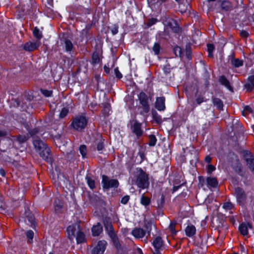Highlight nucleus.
<instances>
[{"label":"nucleus","mask_w":254,"mask_h":254,"mask_svg":"<svg viewBox=\"0 0 254 254\" xmlns=\"http://www.w3.org/2000/svg\"><path fill=\"white\" fill-rule=\"evenodd\" d=\"M174 53L176 57L182 58L183 55V51L182 48L179 46H176L174 48Z\"/></svg>","instance_id":"7c9ffc66"},{"label":"nucleus","mask_w":254,"mask_h":254,"mask_svg":"<svg viewBox=\"0 0 254 254\" xmlns=\"http://www.w3.org/2000/svg\"><path fill=\"white\" fill-rule=\"evenodd\" d=\"M42 93L46 97H50L52 95V91L51 90L41 89Z\"/></svg>","instance_id":"de8ad7c7"},{"label":"nucleus","mask_w":254,"mask_h":254,"mask_svg":"<svg viewBox=\"0 0 254 254\" xmlns=\"http://www.w3.org/2000/svg\"><path fill=\"white\" fill-rule=\"evenodd\" d=\"M233 207V204L230 201L225 202L223 205V208L227 210H231Z\"/></svg>","instance_id":"ea45409f"},{"label":"nucleus","mask_w":254,"mask_h":254,"mask_svg":"<svg viewBox=\"0 0 254 254\" xmlns=\"http://www.w3.org/2000/svg\"><path fill=\"white\" fill-rule=\"evenodd\" d=\"M111 111V106L110 104L106 103L104 104V109L103 110V113L106 116H108L110 114V112Z\"/></svg>","instance_id":"473e14b6"},{"label":"nucleus","mask_w":254,"mask_h":254,"mask_svg":"<svg viewBox=\"0 0 254 254\" xmlns=\"http://www.w3.org/2000/svg\"><path fill=\"white\" fill-rule=\"evenodd\" d=\"M176 225V223L175 222H171L169 225V229L172 235H176L177 233V231L175 230Z\"/></svg>","instance_id":"e433bc0d"},{"label":"nucleus","mask_w":254,"mask_h":254,"mask_svg":"<svg viewBox=\"0 0 254 254\" xmlns=\"http://www.w3.org/2000/svg\"><path fill=\"white\" fill-rule=\"evenodd\" d=\"M107 245V242L105 240L98 241L97 245L93 248H91L89 251V254H103Z\"/></svg>","instance_id":"39448f33"},{"label":"nucleus","mask_w":254,"mask_h":254,"mask_svg":"<svg viewBox=\"0 0 254 254\" xmlns=\"http://www.w3.org/2000/svg\"><path fill=\"white\" fill-rule=\"evenodd\" d=\"M140 203L144 206H147L150 204V199L149 197L143 194L140 199Z\"/></svg>","instance_id":"72a5a7b5"},{"label":"nucleus","mask_w":254,"mask_h":254,"mask_svg":"<svg viewBox=\"0 0 254 254\" xmlns=\"http://www.w3.org/2000/svg\"><path fill=\"white\" fill-rule=\"evenodd\" d=\"M153 117L154 120L157 123H160L162 121L161 117L157 114L153 115Z\"/></svg>","instance_id":"bf43d9fd"},{"label":"nucleus","mask_w":254,"mask_h":254,"mask_svg":"<svg viewBox=\"0 0 254 254\" xmlns=\"http://www.w3.org/2000/svg\"><path fill=\"white\" fill-rule=\"evenodd\" d=\"M108 235L112 241L118 238L115 231L108 234Z\"/></svg>","instance_id":"5fc2aeb1"},{"label":"nucleus","mask_w":254,"mask_h":254,"mask_svg":"<svg viewBox=\"0 0 254 254\" xmlns=\"http://www.w3.org/2000/svg\"><path fill=\"white\" fill-rule=\"evenodd\" d=\"M101 59L99 57V54L98 52H94L92 56L91 64L96 65L100 63Z\"/></svg>","instance_id":"4be33fe9"},{"label":"nucleus","mask_w":254,"mask_h":254,"mask_svg":"<svg viewBox=\"0 0 254 254\" xmlns=\"http://www.w3.org/2000/svg\"><path fill=\"white\" fill-rule=\"evenodd\" d=\"M33 34L34 37L37 39V41H39L42 38V32L37 27H35L33 31Z\"/></svg>","instance_id":"c85d7f7f"},{"label":"nucleus","mask_w":254,"mask_h":254,"mask_svg":"<svg viewBox=\"0 0 254 254\" xmlns=\"http://www.w3.org/2000/svg\"><path fill=\"white\" fill-rule=\"evenodd\" d=\"M165 25L171 29L175 33H179L180 29L177 22L172 18H168L165 21Z\"/></svg>","instance_id":"4468645a"},{"label":"nucleus","mask_w":254,"mask_h":254,"mask_svg":"<svg viewBox=\"0 0 254 254\" xmlns=\"http://www.w3.org/2000/svg\"><path fill=\"white\" fill-rule=\"evenodd\" d=\"M157 141V139L154 135H150L149 136V142L148 145L150 146H154L155 145Z\"/></svg>","instance_id":"f704fd0d"},{"label":"nucleus","mask_w":254,"mask_h":254,"mask_svg":"<svg viewBox=\"0 0 254 254\" xmlns=\"http://www.w3.org/2000/svg\"><path fill=\"white\" fill-rule=\"evenodd\" d=\"M113 243L114 246L116 247L117 250H121L122 248L121 245L120 243L118 238L112 241Z\"/></svg>","instance_id":"79ce46f5"},{"label":"nucleus","mask_w":254,"mask_h":254,"mask_svg":"<svg viewBox=\"0 0 254 254\" xmlns=\"http://www.w3.org/2000/svg\"><path fill=\"white\" fill-rule=\"evenodd\" d=\"M208 52H213L214 50V46L212 44H208L207 45Z\"/></svg>","instance_id":"13d9d810"},{"label":"nucleus","mask_w":254,"mask_h":254,"mask_svg":"<svg viewBox=\"0 0 254 254\" xmlns=\"http://www.w3.org/2000/svg\"><path fill=\"white\" fill-rule=\"evenodd\" d=\"M253 226L250 223L243 222L239 226V230L240 233L243 236L248 235V229H252Z\"/></svg>","instance_id":"2eb2a0df"},{"label":"nucleus","mask_w":254,"mask_h":254,"mask_svg":"<svg viewBox=\"0 0 254 254\" xmlns=\"http://www.w3.org/2000/svg\"><path fill=\"white\" fill-rule=\"evenodd\" d=\"M248 80L249 82H252L254 83V75L250 76L248 77Z\"/></svg>","instance_id":"338daca9"},{"label":"nucleus","mask_w":254,"mask_h":254,"mask_svg":"<svg viewBox=\"0 0 254 254\" xmlns=\"http://www.w3.org/2000/svg\"><path fill=\"white\" fill-rule=\"evenodd\" d=\"M96 149L98 151H102L104 148V140L100 138L96 139Z\"/></svg>","instance_id":"c756f323"},{"label":"nucleus","mask_w":254,"mask_h":254,"mask_svg":"<svg viewBox=\"0 0 254 254\" xmlns=\"http://www.w3.org/2000/svg\"><path fill=\"white\" fill-rule=\"evenodd\" d=\"M212 102L214 105L216 106L218 110L220 111L223 110V104L221 99L217 98H213Z\"/></svg>","instance_id":"393cba45"},{"label":"nucleus","mask_w":254,"mask_h":254,"mask_svg":"<svg viewBox=\"0 0 254 254\" xmlns=\"http://www.w3.org/2000/svg\"><path fill=\"white\" fill-rule=\"evenodd\" d=\"M152 223L150 221H146L144 223V228L145 229V231L148 235L150 234L151 231L152 230Z\"/></svg>","instance_id":"2f4dec72"},{"label":"nucleus","mask_w":254,"mask_h":254,"mask_svg":"<svg viewBox=\"0 0 254 254\" xmlns=\"http://www.w3.org/2000/svg\"><path fill=\"white\" fill-rule=\"evenodd\" d=\"M112 33L113 35H115L118 32V27L117 26H114L112 29Z\"/></svg>","instance_id":"680f3d73"},{"label":"nucleus","mask_w":254,"mask_h":254,"mask_svg":"<svg viewBox=\"0 0 254 254\" xmlns=\"http://www.w3.org/2000/svg\"><path fill=\"white\" fill-rule=\"evenodd\" d=\"M68 238L72 242L76 238L77 244H80L85 241V235L81 231V229L79 224H75L69 226L66 230Z\"/></svg>","instance_id":"f03ea898"},{"label":"nucleus","mask_w":254,"mask_h":254,"mask_svg":"<svg viewBox=\"0 0 254 254\" xmlns=\"http://www.w3.org/2000/svg\"><path fill=\"white\" fill-rule=\"evenodd\" d=\"M24 221L27 225H29L33 228H35L36 223L35 218L32 213L29 210H26L25 212Z\"/></svg>","instance_id":"9d476101"},{"label":"nucleus","mask_w":254,"mask_h":254,"mask_svg":"<svg viewBox=\"0 0 254 254\" xmlns=\"http://www.w3.org/2000/svg\"><path fill=\"white\" fill-rule=\"evenodd\" d=\"M211 157L209 156V155H207L205 157V161L208 163H210L211 161Z\"/></svg>","instance_id":"69168bd1"},{"label":"nucleus","mask_w":254,"mask_h":254,"mask_svg":"<svg viewBox=\"0 0 254 254\" xmlns=\"http://www.w3.org/2000/svg\"><path fill=\"white\" fill-rule=\"evenodd\" d=\"M165 98L164 97H157L155 103V108L160 111H164L166 107L165 104Z\"/></svg>","instance_id":"dca6fc26"},{"label":"nucleus","mask_w":254,"mask_h":254,"mask_svg":"<svg viewBox=\"0 0 254 254\" xmlns=\"http://www.w3.org/2000/svg\"><path fill=\"white\" fill-rule=\"evenodd\" d=\"M219 82L220 83L225 86L228 90L233 91V88L230 85L229 80L224 75H222L219 78Z\"/></svg>","instance_id":"aec40b11"},{"label":"nucleus","mask_w":254,"mask_h":254,"mask_svg":"<svg viewBox=\"0 0 254 254\" xmlns=\"http://www.w3.org/2000/svg\"><path fill=\"white\" fill-rule=\"evenodd\" d=\"M26 236L31 241H32L34 237V232L32 230H29L26 232Z\"/></svg>","instance_id":"3c124183"},{"label":"nucleus","mask_w":254,"mask_h":254,"mask_svg":"<svg viewBox=\"0 0 254 254\" xmlns=\"http://www.w3.org/2000/svg\"><path fill=\"white\" fill-rule=\"evenodd\" d=\"M138 99L140 104L142 105L144 112L145 113H148L150 110V107L148 104L147 95L144 92H141L138 95Z\"/></svg>","instance_id":"0eeeda50"},{"label":"nucleus","mask_w":254,"mask_h":254,"mask_svg":"<svg viewBox=\"0 0 254 254\" xmlns=\"http://www.w3.org/2000/svg\"><path fill=\"white\" fill-rule=\"evenodd\" d=\"M91 231L93 236H98L103 231L101 224L100 223H98L96 225L92 227Z\"/></svg>","instance_id":"a211bd4d"},{"label":"nucleus","mask_w":254,"mask_h":254,"mask_svg":"<svg viewBox=\"0 0 254 254\" xmlns=\"http://www.w3.org/2000/svg\"><path fill=\"white\" fill-rule=\"evenodd\" d=\"M79 152L80 154H81L83 158L85 157L86 155V152H87V148L86 145H81L80 146L79 148Z\"/></svg>","instance_id":"c9c22d12"},{"label":"nucleus","mask_w":254,"mask_h":254,"mask_svg":"<svg viewBox=\"0 0 254 254\" xmlns=\"http://www.w3.org/2000/svg\"><path fill=\"white\" fill-rule=\"evenodd\" d=\"M104 224L105 230L107 232V234L115 231L111 222L105 220L104 221Z\"/></svg>","instance_id":"a878e982"},{"label":"nucleus","mask_w":254,"mask_h":254,"mask_svg":"<svg viewBox=\"0 0 254 254\" xmlns=\"http://www.w3.org/2000/svg\"><path fill=\"white\" fill-rule=\"evenodd\" d=\"M157 21V19L156 18H151L149 19L147 23V26L149 27L152 25L155 24Z\"/></svg>","instance_id":"09e8293b"},{"label":"nucleus","mask_w":254,"mask_h":254,"mask_svg":"<svg viewBox=\"0 0 254 254\" xmlns=\"http://www.w3.org/2000/svg\"><path fill=\"white\" fill-rule=\"evenodd\" d=\"M205 182H206V181L205 180V179L203 177H202V176L198 177V186L199 187H201V188L204 187V186L205 184Z\"/></svg>","instance_id":"a18cd8bd"},{"label":"nucleus","mask_w":254,"mask_h":254,"mask_svg":"<svg viewBox=\"0 0 254 254\" xmlns=\"http://www.w3.org/2000/svg\"><path fill=\"white\" fill-rule=\"evenodd\" d=\"M145 234V231L141 228H135L131 232V234L137 239L142 238Z\"/></svg>","instance_id":"f3484780"},{"label":"nucleus","mask_w":254,"mask_h":254,"mask_svg":"<svg viewBox=\"0 0 254 254\" xmlns=\"http://www.w3.org/2000/svg\"><path fill=\"white\" fill-rule=\"evenodd\" d=\"M33 143L35 150L39 153L40 156L47 162L51 163L52 157L50 149L46 144L35 137H33Z\"/></svg>","instance_id":"f257e3e1"},{"label":"nucleus","mask_w":254,"mask_h":254,"mask_svg":"<svg viewBox=\"0 0 254 254\" xmlns=\"http://www.w3.org/2000/svg\"><path fill=\"white\" fill-rule=\"evenodd\" d=\"M244 157L249 169L254 174V155L251 152L246 151L244 154Z\"/></svg>","instance_id":"1a4fd4ad"},{"label":"nucleus","mask_w":254,"mask_h":254,"mask_svg":"<svg viewBox=\"0 0 254 254\" xmlns=\"http://www.w3.org/2000/svg\"><path fill=\"white\" fill-rule=\"evenodd\" d=\"M221 7L222 10L228 11L232 9V4L228 0H224L221 2Z\"/></svg>","instance_id":"b1692460"},{"label":"nucleus","mask_w":254,"mask_h":254,"mask_svg":"<svg viewBox=\"0 0 254 254\" xmlns=\"http://www.w3.org/2000/svg\"><path fill=\"white\" fill-rule=\"evenodd\" d=\"M249 35V33L245 30H242L240 32V35L242 38H247L248 37Z\"/></svg>","instance_id":"052dcab7"},{"label":"nucleus","mask_w":254,"mask_h":254,"mask_svg":"<svg viewBox=\"0 0 254 254\" xmlns=\"http://www.w3.org/2000/svg\"><path fill=\"white\" fill-rule=\"evenodd\" d=\"M30 135L31 136H34L35 135H36L37 133H38V128H34V129L33 130H31L30 132H29Z\"/></svg>","instance_id":"e2e57ef3"},{"label":"nucleus","mask_w":254,"mask_h":254,"mask_svg":"<svg viewBox=\"0 0 254 254\" xmlns=\"http://www.w3.org/2000/svg\"><path fill=\"white\" fill-rule=\"evenodd\" d=\"M206 100L204 99V97L201 95H198L196 96L195 101L197 105H200L203 102H205Z\"/></svg>","instance_id":"58836bf2"},{"label":"nucleus","mask_w":254,"mask_h":254,"mask_svg":"<svg viewBox=\"0 0 254 254\" xmlns=\"http://www.w3.org/2000/svg\"><path fill=\"white\" fill-rule=\"evenodd\" d=\"M132 181L141 189L147 188L149 185L148 176L141 168L136 169Z\"/></svg>","instance_id":"7ed1b4c3"},{"label":"nucleus","mask_w":254,"mask_h":254,"mask_svg":"<svg viewBox=\"0 0 254 254\" xmlns=\"http://www.w3.org/2000/svg\"><path fill=\"white\" fill-rule=\"evenodd\" d=\"M186 56L188 60L191 59V48L190 46H187L186 47Z\"/></svg>","instance_id":"4c0bfd02"},{"label":"nucleus","mask_w":254,"mask_h":254,"mask_svg":"<svg viewBox=\"0 0 254 254\" xmlns=\"http://www.w3.org/2000/svg\"><path fill=\"white\" fill-rule=\"evenodd\" d=\"M208 187L215 188L218 185V182L215 178L207 177L206 180Z\"/></svg>","instance_id":"5701e85b"},{"label":"nucleus","mask_w":254,"mask_h":254,"mask_svg":"<svg viewBox=\"0 0 254 254\" xmlns=\"http://www.w3.org/2000/svg\"><path fill=\"white\" fill-rule=\"evenodd\" d=\"M175 1H176L178 3H179L180 4V8L181 9L182 11H185L187 9L188 6H189V3H187L186 7L184 8L182 7L183 5L181 3L182 1H183V0H175Z\"/></svg>","instance_id":"6e6d98bb"},{"label":"nucleus","mask_w":254,"mask_h":254,"mask_svg":"<svg viewBox=\"0 0 254 254\" xmlns=\"http://www.w3.org/2000/svg\"><path fill=\"white\" fill-rule=\"evenodd\" d=\"M27 139L28 137L24 135H19L17 138V141L20 143L25 142Z\"/></svg>","instance_id":"a19ab883"},{"label":"nucleus","mask_w":254,"mask_h":254,"mask_svg":"<svg viewBox=\"0 0 254 254\" xmlns=\"http://www.w3.org/2000/svg\"><path fill=\"white\" fill-rule=\"evenodd\" d=\"M56 201L55 202V209L56 212H59L61 209L62 208V205L61 204H56Z\"/></svg>","instance_id":"0e129e2a"},{"label":"nucleus","mask_w":254,"mask_h":254,"mask_svg":"<svg viewBox=\"0 0 254 254\" xmlns=\"http://www.w3.org/2000/svg\"><path fill=\"white\" fill-rule=\"evenodd\" d=\"M40 42L39 41H29L24 45L23 49L26 51L32 52L36 50L40 46Z\"/></svg>","instance_id":"9b49d317"},{"label":"nucleus","mask_w":254,"mask_h":254,"mask_svg":"<svg viewBox=\"0 0 254 254\" xmlns=\"http://www.w3.org/2000/svg\"><path fill=\"white\" fill-rule=\"evenodd\" d=\"M235 192L237 202L240 205H243L247 198L245 191L242 188L237 187L235 189Z\"/></svg>","instance_id":"6e6552de"},{"label":"nucleus","mask_w":254,"mask_h":254,"mask_svg":"<svg viewBox=\"0 0 254 254\" xmlns=\"http://www.w3.org/2000/svg\"><path fill=\"white\" fill-rule=\"evenodd\" d=\"M245 87L247 90L252 91L254 87V83L248 82L245 84Z\"/></svg>","instance_id":"49530a36"},{"label":"nucleus","mask_w":254,"mask_h":254,"mask_svg":"<svg viewBox=\"0 0 254 254\" xmlns=\"http://www.w3.org/2000/svg\"><path fill=\"white\" fill-rule=\"evenodd\" d=\"M152 49L155 55L159 54L160 50V45L157 43H155Z\"/></svg>","instance_id":"37998d69"},{"label":"nucleus","mask_w":254,"mask_h":254,"mask_svg":"<svg viewBox=\"0 0 254 254\" xmlns=\"http://www.w3.org/2000/svg\"><path fill=\"white\" fill-rule=\"evenodd\" d=\"M114 72L117 78H118V79H121V78H122V74L119 70V68L118 67H116L114 69Z\"/></svg>","instance_id":"8fccbe9b"},{"label":"nucleus","mask_w":254,"mask_h":254,"mask_svg":"<svg viewBox=\"0 0 254 254\" xmlns=\"http://www.w3.org/2000/svg\"><path fill=\"white\" fill-rule=\"evenodd\" d=\"M152 244L156 251L154 254H160L159 250L163 246L162 238L160 236L155 237L152 240Z\"/></svg>","instance_id":"ddd939ff"},{"label":"nucleus","mask_w":254,"mask_h":254,"mask_svg":"<svg viewBox=\"0 0 254 254\" xmlns=\"http://www.w3.org/2000/svg\"><path fill=\"white\" fill-rule=\"evenodd\" d=\"M64 44L66 52H71L72 51L73 44L70 40L65 39L64 41Z\"/></svg>","instance_id":"cd10ccee"},{"label":"nucleus","mask_w":254,"mask_h":254,"mask_svg":"<svg viewBox=\"0 0 254 254\" xmlns=\"http://www.w3.org/2000/svg\"><path fill=\"white\" fill-rule=\"evenodd\" d=\"M230 63L233 67L237 68L243 66V61L239 59L234 58L233 57L230 60Z\"/></svg>","instance_id":"412c9836"},{"label":"nucleus","mask_w":254,"mask_h":254,"mask_svg":"<svg viewBox=\"0 0 254 254\" xmlns=\"http://www.w3.org/2000/svg\"><path fill=\"white\" fill-rule=\"evenodd\" d=\"M104 69L106 73H109L110 72V68L106 65L104 66Z\"/></svg>","instance_id":"774afa93"},{"label":"nucleus","mask_w":254,"mask_h":254,"mask_svg":"<svg viewBox=\"0 0 254 254\" xmlns=\"http://www.w3.org/2000/svg\"><path fill=\"white\" fill-rule=\"evenodd\" d=\"M102 183L103 188L107 190L110 188H117L119 185L117 180L110 179L109 177L105 175L102 176Z\"/></svg>","instance_id":"423d86ee"},{"label":"nucleus","mask_w":254,"mask_h":254,"mask_svg":"<svg viewBox=\"0 0 254 254\" xmlns=\"http://www.w3.org/2000/svg\"><path fill=\"white\" fill-rule=\"evenodd\" d=\"M141 124L136 120L133 122L131 125L132 131L136 135L137 138L140 137L143 134V130L141 128Z\"/></svg>","instance_id":"f8f14e48"},{"label":"nucleus","mask_w":254,"mask_h":254,"mask_svg":"<svg viewBox=\"0 0 254 254\" xmlns=\"http://www.w3.org/2000/svg\"><path fill=\"white\" fill-rule=\"evenodd\" d=\"M138 155L139 156L141 159L140 163H141L145 158V154L142 151H139L138 153Z\"/></svg>","instance_id":"4d7b16f0"},{"label":"nucleus","mask_w":254,"mask_h":254,"mask_svg":"<svg viewBox=\"0 0 254 254\" xmlns=\"http://www.w3.org/2000/svg\"><path fill=\"white\" fill-rule=\"evenodd\" d=\"M215 170V166H213V165H212L211 164H209L207 166V172L208 174H210Z\"/></svg>","instance_id":"603ef678"},{"label":"nucleus","mask_w":254,"mask_h":254,"mask_svg":"<svg viewBox=\"0 0 254 254\" xmlns=\"http://www.w3.org/2000/svg\"><path fill=\"white\" fill-rule=\"evenodd\" d=\"M85 179L86 180V182L88 184V186L91 190H93L95 188V182L94 179L91 178L89 176H86L85 177Z\"/></svg>","instance_id":"bb28decb"},{"label":"nucleus","mask_w":254,"mask_h":254,"mask_svg":"<svg viewBox=\"0 0 254 254\" xmlns=\"http://www.w3.org/2000/svg\"><path fill=\"white\" fill-rule=\"evenodd\" d=\"M87 120L85 117L79 116L75 117L71 123V126L77 130H82L87 125Z\"/></svg>","instance_id":"20e7f679"},{"label":"nucleus","mask_w":254,"mask_h":254,"mask_svg":"<svg viewBox=\"0 0 254 254\" xmlns=\"http://www.w3.org/2000/svg\"><path fill=\"white\" fill-rule=\"evenodd\" d=\"M185 232L188 237H191L196 233L195 227L192 225H188L185 229Z\"/></svg>","instance_id":"6ab92c4d"},{"label":"nucleus","mask_w":254,"mask_h":254,"mask_svg":"<svg viewBox=\"0 0 254 254\" xmlns=\"http://www.w3.org/2000/svg\"><path fill=\"white\" fill-rule=\"evenodd\" d=\"M68 113V109H67L66 108H63L60 112V117L61 118H64L67 115Z\"/></svg>","instance_id":"c03bdc74"},{"label":"nucleus","mask_w":254,"mask_h":254,"mask_svg":"<svg viewBox=\"0 0 254 254\" xmlns=\"http://www.w3.org/2000/svg\"><path fill=\"white\" fill-rule=\"evenodd\" d=\"M129 198L130 197L129 195H126L124 196L121 199V203L123 204H126L129 201Z\"/></svg>","instance_id":"864d4df0"}]
</instances>
